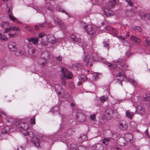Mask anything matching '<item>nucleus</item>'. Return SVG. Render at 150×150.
I'll list each match as a JSON object with an SVG mask.
<instances>
[{
	"label": "nucleus",
	"mask_w": 150,
	"mask_h": 150,
	"mask_svg": "<svg viewBox=\"0 0 150 150\" xmlns=\"http://www.w3.org/2000/svg\"><path fill=\"white\" fill-rule=\"evenodd\" d=\"M146 43L148 45H150V37H148L146 39Z\"/></svg>",
	"instance_id": "45"
},
{
	"label": "nucleus",
	"mask_w": 150,
	"mask_h": 150,
	"mask_svg": "<svg viewBox=\"0 0 150 150\" xmlns=\"http://www.w3.org/2000/svg\"><path fill=\"white\" fill-rule=\"evenodd\" d=\"M61 71L62 84L65 86L66 84L65 80L67 79H71L73 75L71 72L64 67L61 68Z\"/></svg>",
	"instance_id": "3"
},
{
	"label": "nucleus",
	"mask_w": 150,
	"mask_h": 150,
	"mask_svg": "<svg viewBox=\"0 0 150 150\" xmlns=\"http://www.w3.org/2000/svg\"><path fill=\"white\" fill-rule=\"evenodd\" d=\"M92 149L95 150H103V145L100 143H97L93 145Z\"/></svg>",
	"instance_id": "13"
},
{
	"label": "nucleus",
	"mask_w": 150,
	"mask_h": 150,
	"mask_svg": "<svg viewBox=\"0 0 150 150\" xmlns=\"http://www.w3.org/2000/svg\"><path fill=\"white\" fill-rule=\"evenodd\" d=\"M38 62L39 64L42 67H44L47 63L46 60L44 58L39 59Z\"/></svg>",
	"instance_id": "23"
},
{
	"label": "nucleus",
	"mask_w": 150,
	"mask_h": 150,
	"mask_svg": "<svg viewBox=\"0 0 150 150\" xmlns=\"http://www.w3.org/2000/svg\"><path fill=\"white\" fill-rule=\"evenodd\" d=\"M103 44L105 47H106L108 50L109 47L108 43L107 42H104Z\"/></svg>",
	"instance_id": "42"
},
{
	"label": "nucleus",
	"mask_w": 150,
	"mask_h": 150,
	"mask_svg": "<svg viewBox=\"0 0 150 150\" xmlns=\"http://www.w3.org/2000/svg\"><path fill=\"white\" fill-rule=\"evenodd\" d=\"M57 10L59 12L65 13L66 15H67L68 16V17H70V16L68 13L67 12H65V11L62 8H57Z\"/></svg>",
	"instance_id": "32"
},
{
	"label": "nucleus",
	"mask_w": 150,
	"mask_h": 150,
	"mask_svg": "<svg viewBox=\"0 0 150 150\" xmlns=\"http://www.w3.org/2000/svg\"><path fill=\"white\" fill-rule=\"evenodd\" d=\"M130 38L132 41H134L137 43H139L141 41L140 38L133 35L131 36Z\"/></svg>",
	"instance_id": "20"
},
{
	"label": "nucleus",
	"mask_w": 150,
	"mask_h": 150,
	"mask_svg": "<svg viewBox=\"0 0 150 150\" xmlns=\"http://www.w3.org/2000/svg\"><path fill=\"white\" fill-rule=\"evenodd\" d=\"M2 129L1 132L3 134L7 133L10 129L9 127L8 126H4Z\"/></svg>",
	"instance_id": "22"
},
{
	"label": "nucleus",
	"mask_w": 150,
	"mask_h": 150,
	"mask_svg": "<svg viewBox=\"0 0 150 150\" xmlns=\"http://www.w3.org/2000/svg\"><path fill=\"white\" fill-rule=\"evenodd\" d=\"M28 128L27 123L22 122L20 120H16L13 124V128L16 130L21 132L25 136L29 135L30 132L27 131Z\"/></svg>",
	"instance_id": "2"
},
{
	"label": "nucleus",
	"mask_w": 150,
	"mask_h": 150,
	"mask_svg": "<svg viewBox=\"0 0 150 150\" xmlns=\"http://www.w3.org/2000/svg\"><path fill=\"white\" fill-rule=\"evenodd\" d=\"M76 119L79 121L83 122L85 121L86 117L84 114L81 112H78L77 114Z\"/></svg>",
	"instance_id": "8"
},
{
	"label": "nucleus",
	"mask_w": 150,
	"mask_h": 150,
	"mask_svg": "<svg viewBox=\"0 0 150 150\" xmlns=\"http://www.w3.org/2000/svg\"><path fill=\"white\" fill-rule=\"evenodd\" d=\"M27 40L29 42H32L34 44L37 45L39 41V39L38 38L34 37L28 38Z\"/></svg>",
	"instance_id": "15"
},
{
	"label": "nucleus",
	"mask_w": 150,
	"mask_h": 150,
	"mask_svg": "<svg viewBox=\"0 0 150 150\" xmlns=\"http://www.w3.org/2000/svg\"><path fill=\"white\" fill-rule=\"evenodd\" d=\"M123 100H118V101H119L118 103H120L122 102H123Z\"/></svg>",
	"instance_id": "62"
},
{
	"label": "nucleus",
	"mask_w": 150,
	"mask_h": 150,
	"mask_svg": "<svg viewBox=\"0 0 150 150\" xmlns=\"http://www.w3.org/2000/svg\"><path fill=\"white\" fill-rule=\"evenodd\" d=\"M126 54L128 56H130V54L129 53V52H127L126 53Z\"/></svg>",
	"instance_id": "63"
},
{
	"label": "nucleus",
	"mask_w": 150,
	"mask_h": 150,
	"mask_svg": "<svg viewBox=\"0 0 150 150\" xmlns=\"http://www.w3.org/2000/svg\"><path fill=\"white\" fill-rule=\"evenodd\" d=\"M17 150H24V148L22 146H21L18 148Z\"/></svg>",
	"instance_id": "52"
},
{
	"label": "nucleus",
	"mask_w": 150,
	"mask_h": 150,
	"mask_svg": "<svg viewBox=\"0 0 150 150\" xmlns=\"http://www.w3.org/2000/svg\"><path fill=\"white\" fill-rule=\"evenodd\" d=\"M0 36L1 37V40H3L4 41H6L8 40V38L7 37L4 35H2V34H0Z\"/></svg>",
	"instance_id": "39"
},
{
	"label": "nucleus",
	"mask_w": 150,
	"mask_h": 150,
	"mask_svg": "<svg viewBox=\"0 0 150 150\" xmlns=\"http://www.w3.org/2000/svg\"><path fill=\"white\" fill-rule=\"evenodd\" d=\"M39 25L40 26V27L44 28L45 24L44 23H40L39 24Z\"/></svg>",
	"instance_id": "55"
},
{
	"label": "nucleus",
	"mask_w": 150,
	"mask_h": 150,
	"mask_svg": "<svg viewBox=\"0 0 150 150\" xmlns=\"http://www.w3.org/2000/svg\"><path fill=\"white\" fill-rule=\"evenodd\" d=\"M119 2V0H111L110 5L112 6L115 5L117 4Z\"/></svg>",
	"instance_id": "30"
},
{
	"label": "nucleus",
	"mask_w": 150,
	"mask_h": 150,
	"mask_svg": "<svg viewBox=\"0 0 150 150\" xmlns=\"http://www.w3.org/2000/svg\"><path fill=\"white\" fill-rule=\"evenodd\" d=\"M71 105L73 107V106H74L75 105H74V103H71Z\"/></svg>",
	"instance_id": "64"
},
{
	"label": "nucleus",
	"mask_w": 150,
	"mask_h": 150,
	"mask_svg": "<svg viewBox=\"0 0 150 150\" xmlns=\"http://www.w3.org/2000/svg\"><path fill=\"white\" fill-rule=\"evenodd\" d=\"M70 149L71 150H78V147L74 144H71Z\"/></svg>",
	"instance_id": "29"
},
{
	"label": "nucleus",
	"mask_w": 150,
	"mask_h": 150,
	"mask_svg": "<svg viewBox=\"0 0 150 150\" xmlns=\"http://www.w3.org/2000/svg\"><path fill=\"white\" fill-rule=\"evenodd\" d=\"M30 122L32 124H35V118L34 117L31 119L30 120Z\"/></svg>",
	"instance_id": "46"
},
{
	"label": "nucleus",
	"mask_w": 150,
	"mask_h": 150,
	"mask_svg": "<svg viewBox=\"0 0 150 150\" xmlns=\"http://www.w3.org/2000/svg\"><path fill=\"white\" fill-rule=\"evenodd\" d=\"M90 118L91 120H94L95 119V115H92L90 116Z\"/></svg>",
	"instance_id": "50"
},
{
	"label": "nucleus",
	"mask_w": 150,
	"mask_h": 150,
	"mask_svg": "<svg viewBox=\"0 0 150 150\" xmlns=\"http://www.w3.org/2000/svg\"><path fill=\"white\" fill-rule=\"evenodd\" d=\"M109 141L110 140L109 139L107 138H105L104 139L103 141V142L104 144L105 145H107L108 144Z\"/></svg>",
	"instance_id": "36"
},
{
	"label": "nucleus",
	"mask_w": 150,
	"mask_h": 150,
	"mask_svg": "<svg viewBox=\"0 0 150 150\" xmlns=\"http://www.w3.org/2000/svg\"><path fill=\"white\" fill-rule=\"evenodd\" d=\"M1 25V27L4 29L10 26L9 23L6 22L2 23Z\"/></svg>",
	"instance_id": "27"
},
{
	"label": "nucleus",
	"mask_w": 150,
	"mask_h": 150,
	"mask_svg": "<svg viewBox=\"0 0 150 150\" xmlns=\"http://www.w3.org/2000/svg\"><path fill=\"white\" fill-rule=\"evenodd\" d=\"M105 14L107 17L113 16L114 15V13L110 10L107 9H105L104 11Z\"/></svg>",
	"instance_id": "18"
},
{
	"label": "nucleus",
	"mask_w": 150,
	"mask_h": 150,
	"mask_svg": "<svg viewBox=\"0 0 150 150\" xmlns=\"http://www.w3.org/2000/svg\"><path fill=\"white\" fill-rule=\"evenodd\" d=\"M54 88L56 92L58 93L59 95H60L61 93H63L62 87L59 84H55L54 86Z\"/></svg>",
	"instance_id": "14"
},
{
	"label": "nucleus",
	"mask_w": 150,
	"mask_h": 150,
	"mask_svg": "<svg viewBox=\"0 0 150 150\" xmlns=\"http://www.w3.org/2000/svg\"><path fill=\"white\" fill-rule=\"evenodd\" d=\"M118 38L120 40H125L126 38H125V37L123 36L122 37L121 36H119L118 37Z\"/></svg>",
	"instance_id": "49"
},
{
	"label": "nucleus",
	"mask_w": 150,
	"mask_h": 150,
	"mask_svg": "<svg viewBox=\"0 0 150 150\" xmlns=\"http://www.w3.org/2000/svg\"><path fill=\"white\" fill-rule=\"evenodd\" d=\"M8 12L9 17L12 21L17 23H21L20 22L18 21L16 18L12 15V13H11V9H8Z\"/></svg>",
	"instance_id": "11"
},
{
	"label": "nucleus",
	"mask_w": 150,
	"mask_h": 150,
	"mask_svg": "<svg viewBox=\"0 0 150 150\" xmlns=\"http://www.w3.org/2000/svg\"><path fill=\"white\" fill-rule=\"evenodd\" d=\"M84 23L82 22L81 23L80 25L82 27H84L88 34L92 35L95 33L96 29V25H86Z\"/></svg>",
	"instance_id": "4"
},
{
	"label": "nucleus",
	"mask_w": 150,
	"mask_h": 150,
	"mask_svg": "<svg viewBox=\"0 0 150 150\" xmlns=\"http://www.w3.org/2000/svg\"><path fill=\"white\" fill-rule=\"evenodd\" d=\"M127 141L123 138L120 139L119 141V144L120 146H125L126 144Z\"/></svg>",
	"instance_id": "24"
},
{
	"label": "nucleus",
	"mask_w": 150,
	"mask_h": 150,
	"mask_svg": "<svg viewBox=\"0 0 150 150\" xmlns=\"http://www.w3.org/2000/svg\"><path fill=\"white\" fill-rule=\"evenodd\" d=\"M145 133L146 135L148 136V131L147 130H146V131L145 132Z\"/></svg>",
	"instance_id": "61"
},
{
	"label": "nucleus",
	"mask_w": 150,
	"mask_h": 150,
	"mask_svg": "<svg viewBox=\"0 0 150 150\" xmlns=\"http://www.w3.org/2000/svg\"><path fill=\"white\" fill-rule=\"evenodd\" d=\"M127 3L130 6H132V3L131 1L127 0Z\"/></svg>",
	"instance_id": "51"
},
{
	"label": "nucleus",
	"mask_w": 150,
	"mask_h": 150,
	"mask_svg": "<svg viewBox=\"0 0 150 150\" xmlns=\"http://www.w3.org/2000/svg\"><path fill=\"white\" fill-rule=\"evenodd\" d=\"M8 46L11 51H15L17 49V45L14 42H10L8 44Z\"/></svg>",
	"instance_id": "7"
},
{
	"label": "nucleus",
	"mask_w": 150,
	"mask_h": 150,
	"mask_svg": "<svg viewBox=\"0 0 150 150\" xmlns=\"http://www.w3.org/2000/svg\"><path fill=\"white\" fill-rule=\"evenodd\" d=\"M132 28L137 32H140L142 31V29L139 26H133Z\"/></svg>",
	"instance_id": "31"
},
{
	"label": "nucleus",
	"mask_w": 150,
	"mask_h": 150,
	"mask_svg": "<svg viewBox=\"0 0 150 150\" xmlns=\"http://www.w3.org/2000/svg\"><path fill=\"white\" fill-rule=\"evenodd\" d=\"M57 60L58 62H60L62 60V58L60 56L58 57H56Z\"/></svg>",
	"instance_id": "48"
},
{
	"label": "nucleus",
	"mask_w": 150,
	"mask_h": 150,
	"mask_svg": "<svg viewBox=\"0 0 150 150\" xmlns=\"http://www.w3.org/2000/svg\"><path fill=\"white\" fill-rule=\"evenodd\" d=\"M45 34L44 33L41 32L39 34L38 37L40 38H42L43 37L45 36Z\"/></svg>",
	"instance_id": "44"
},
{
	"label": "nucleus",
	"mask_w": 150,
	"mask_h": 150,
	"mask_svg": "<svg viewBox=\"0 0 150 150\" xmlns=\"http://www.w3.org/2000/svg\"><path fill=\"white\" fill-rule=\"evenodd\" d=\"M83 60L86 62V64L88 66L91 67L92 65V62L94 60H96V57H92V59L90 58L89 55L87 54H85L83 57Z\"/></svg>",
	"instance_id": "6"
},
{
	"label": "nucleus",
	"mask_w": 150,
	"mask_h": 150,
	"mask_svg": "<svg viewBox=\"0 0 150 150\" xmlns=\"http://www.w3.org/2000/svg\"><path fill=\"white\" fill-rule=\"evenodd\" d=\"M48 9L49 10H50V11H52L53 10V7L52 6V7H50L49 8H48Z\"/></svg>",
	"instance_id": "56"
},
{
	"label": "nucleus",
	"mask_w": 150,
	"mask_h": 150,
	"mask_svg": "<svg viewBox=\"0 0 150 150\" xmlns=\"http://www.w3.org/2000/svg\"><path fill=\"white\" fill-rule=\"evenodd\" d=\"M6 117V114L3 111H1V114L0 115V117L3 119H5Z\"/></svg>",
	"instance_id": "35"
},
{
	"label": "nucleus",
	"mask_w": 150,
	"mask_h": 150,
	"mask_svg": "<svg viewBox=\"0 0 150 150\" xmlns=\"http://www.w3.org/2000/svg\"><path fill=\"white\" fill-rule=\"evenodd\" d=\"M47 39L48 42L51 43H54L56 42L55 37L52 35H48L47 36Z\"/></svg>",
	"instance_id": "12"
},
{
	"label": "nucleus",
	"mask_w": 150,
	"mask_h": 150,
	"mask_svg": "<svg viewBox=\"0 0 150 150\" xmlns=\"http://www.w3.org/2000/svg\"><path fill=\"white\" fill-rule=\"evenodd\" d=\"M70 37L74 43L76 44H79V46H81L82 47H84L86 45L85 42L80 38H78L74 35H71Z\"/></svg>",
	"instance_id": "5"
},
{
	"label": "nucleus",
	"mask_w": 150,
	"mask_h": 150,
	"mask_svg": "<svg viewBox=\"0 0 150 150\" xmlns=\"http://www.w3.org/2000/svg\"><path fill=\"white\" fill-rule=\"evenodd\" d=\"M130 125L134 127H137L136 124L134 122H131L130 123Z\"/></svg>",
	"instance_id": "47"
},
{
	"label": "nucleus",
	"mask_w": 150,
	"mask_h": 150,
	"mask_svg": "<svg viewBox=\"0 0 150 150\" xmlns=\"http://www.w3.org/2000/svg\"><path fill=\"white\" fill-rule=\"evenodd\" d=\"M81 138L83 139V138L84 140H83V141H84V140H86V136L85 135L81 137Z\"/></svg>",
	"instance_id": "53"
},
{
	"label": "nucleus",
	"mask_w": 150,
	"mask_h": 150,
	"mask_svg": "<svg viewBox=\"0 0 150 150\" xmlns=\"http://www.w3.org/2000/svg\"><path fill=\"white\" fill-rule=\"evenodd\" d=\"M119 127L121 129L125 130L127 129V125L125 123H120Z\"/></svg>",
	"instance_id": "25"
},
{
	"label": "nucleus",
	"mask_w": 150,
	"mask_h": 150,
	"mask_svg": "<svg viewBox=\"0 0 150 150\" xmlns=\"http://www.w3.org/2000/svg\"><path fill=\"white\" fill-rule=\"evenodd\" d=\"M9 28H6L5 29V30H4V33H7L9 32L12 30L11 28V26H10V27H9Z\"/></svg>",
	"instance_id": "40"
},
{
	"label": "nucleus",
	"mask_w": 150,
	"mask_h": 150,
	"mask_svg": "<svg viewBox=\"0 0 150 150\" xmlns=\"http://www.w3.org/2000/svg\"><path fill=\"white\" fill-rule=\"evenodd\" d=\"M78 150H86V148L83 146H80L78 147Z\"/></svg>",
	"instance_id": "41"
},
{
	"label": "nucleus",
	"mask_w": 150,
	"mask_h": 150,
	"mask_svg": "<svg viewBox=\"0 0 150 150\" xmlns=\"http://www.w3.org/2000/svg\"><path fill=\"white\" fill-rule=\"evenodd\" d=\"M125 140L127 142H131L133 139V136L130 134L127 133L125 135Z\"/></svg>",
	"instance_id": "16"
},
{
	"label": "nucleus",
	"mask_w": 150,
	"mask_h": 150,
	"mask_svg": "<svg viewBox=\"0 0 150 150\" xmlns=\"http://www.w3.org/2000/svg\"><path fill=\"white\" fill-rule=\"evenodd\" d=\"M112 113V110L111 108H109L106 110L104 115L106 119L109 120L111 118Z\"/></svg>",
	"instance_id": "10"
},
{
	"label": "nucleus",
	"mask_w": 150,
	"mask_h": 150,
	"mask_svg": "<svg viewBox=\"0 0 150 150\" xmlns=\"http://www.w3.org/2000/svg\"><path fill=\"white\" fill-rule=\"evenodd\" d=\"M32 141L36 147H38L40 146V141L36 137H33Z\"/></svg>",
	"instance_id": "17"
},
{
	"label": "nucleus",
	"mask_w": 150,
	"mask_h": 150,
	"mask_svg": "<svg viewBox=\"0 0 150 150\" xmlns=\"http://www.w3.org/2000/svg\"><path fill=\"white\" fill-rule=\"evenodd\" d=\"M54 23L59 26L60 28L64 29L65 28L64 24L61 21V20L58 18H56L54 19Z\"/></svg>",
	"instance_id": "9"
},
{
	"label": "nucleus",
	"mask_w": 150,
	"mask_h": 150,
	"mask_svg": "<svg viewBox=\"0 0 150 150\" xmlns=\"http://www.w3.org/2000/svg\"><path fill=\"white\" fill-rule=\"evenodd\" d=\"M129 32H128L127 33V34L126 35V38L127 37H128L129 36Z\"/></svg>",
	"instance_id": "59"
},
{
	"label": "nucleus",
	"mask_w": 150,
	"mask_h": 150,
	"mask_svg": "<svg viewBox=\"0 0 150 150\" xmlns=\"http://www.w3.org/2000/svg\"><path fill=\"white\" fill-rule=\"evenodd\" d=\"M58 109V108L57 106H55L53 108V110L55 111H57Z\"/></svg>",
	"instance_id": "57"
},
{
	"label": "nucleus",
	"mask_w": 150,
	"mask_h": 150,
	"mask_svg": "<svg viewBox=\"0 0 150 150\" xmlns=\"http://www.w3.org/2000/svg\"><path fill=\"white\" fill-rule=\"evenodd\" d=\"M81 82V81H80L79 82H77V85L78 86H80V85L81 84V83H82Z\"/></svg>",
	"instance_id": "60"
},
{
	"label": "nucleus",
	"mask_w": 150,
	"mask_h": 150,
	"mask_svg": "<svg viewBox=\"0 0 150 150\" xmlns=\"http://www.w3.org/2000/svg\"><path fill=\"white\" fill-rule=\"evenodd\" d=\"M107 99L108 96H102L100 98V100L102 102H103L107 100Z\"/></svg>",
	"instance_id": "33"
},
{
	"label": "nucleus",
	"mask_w": 150,
	"mask_h": 150,
	"mask_svg": "<svg viewBox=\"0 0 150 150\" xmlns=\"http://www.w3.org/2000/svg\"><path fill=\"white\" fill-rule=\"evenodd\" d=\"M126 114L127 117L131 119L134 115V113L129 110H127L126 112Z\"/></svg>",
	"instance_id": "21"
},
{
	"label": "nucleus",
	"mask_w": 150,
	"mask_h": 150,
	"mask_svg": "<svg viewBox=\"0 0 150 150\" xmlns=\"http://www.w3.org/2000/svg\"><path fill=\"white\" fill-rule=\"evenodd\" d=\"M12 30H17V31H20V29L18 27H11Z\"/></svg>",
	"instance_id": "43"
},
{
	"label": "nucleus",
	"mask_w": 150,
	"mask_h": 150,
	"mask_svg": "<svg viewBox=\"0 0 150 150\" xmlns=\"http://www.w3.org/2000/svg\"><path fill=\"white\" fill-rule=\"evenodd\" d=\"M98 60L103 63L106 64L111 70H115L117 72L116 76L117 80L124 81H128L133 86H135L137 85V83L134 79L131 78H127L124 74L123 71L128 70V66L127 65L125 66V62L122 59L119 58L115 60L113 64L106 62V60L104 59L101 57H99Z\"/></svg>",
	"instance_id": "1"
},
{
	"label": "nucleus",
	"mask_w": 150,
	"mask_h": 150,
	"mask_svg": "<svg viewBox=\"0 0 150 150\" xmlns=\"http://www.w3.org/2000/svg\"><path fill=\"white\" fill-rule=\"evenodd\" d=\"M136 110L137 112L140 114H143L144 112V108L140 106H139L136 108Z\"/></svg>",
	"instance_id": "19"
},
{
	"label": "nucleus",
	"mask_w": 150,
	"mask_h": 150,
	"mask_svg": "<svg viewBox=\"0 0 150 150\" xmlns=\"http://www.w3.org/2000/svg\"><path fill=\"white\" fill-rule=\"evenodd\" d=\"M8 35L10 37H13L15 35V34H9Z\"/></svg>",
	"instance_id": "54"
},
{
	"label": "nucleus",
	"mask_w": 150,
	"mask_h": 150,
	"mask_svg": "<svg viewBox=\"0 0 150 150\" xmlns=\"http://www.w3.org/2000/svg\"><path fill=\"white\" fill-rule=\"evenodd\" d=\"M73 67L74 69L78 70L79 69L81 68L82 67V65L81 64L77 63L73 64Z\"/></svg>",
	"instance_id": "26"
},
{
	"label": "nucleus",
	"mask_w": 150,
	"mask_h": 150,
	"mask_svg": "<svg viewBox=\"0 0 150 150\" xmlns=\"http://www.w3.org/2000/svg\"><path fill=\"white\" fill-rule=\"evenodd\" d=\"M35 28L36 29L38 30L39 28L38 25H36L35 26Z\"/></svg>",
	"instance_id": "58"
},
{
	"label": "nucleus",
	"mask_w": 150,
	"mask_h": 150,
	"mask_svg": "<svg viewBox=\"0 0 150 150\" xmlns=\"http://www.w3.org/2000/svg\"><path fill=\"white\" fill-rule=\"evenodd\" d=\"M23 52L21 50H19L16 52V54L17 55L20 56L23 54Z\"/></svg>",
	"instance_id": "38"
},
{
	"label": "nucleus",
	"mask_w": 150,
	"mask_h": 150,
	"mask_svg": "<svg viewBox=\"0 0 150 150\" xmlns=\"http://www.w3.org/2000/svg\"><path fill=\"white\" fill-rule=\"evenodd\" d=\"M78 79L79 81L83 82L87 80L86 76L83 75H82L81 76L78 77Z\"/></svg>",
	"instance_id": "28"
},
{
	"label": "nucleus",
	"mask_w": 150,
	"mask_h": 150,
	"mask_svg": "<svg viewBox=\"0 0 150 150\" xmlns=\"http://www.w3.org/2000/svg\"><path fill=\"white\" fill-rule=\"evenodd\" d=\"M69 86L71 89H74L75 87L74 83L72 82H70L69 83Z\"/></svg>",
	"instance_id": "37"
},
{
	"label": "nucleus",
	"mask_w": 150,
	"mask_h": 150,
	"mask_svg": "<svg viewBox=\"0 0 150 150\" xmlns=\"http://www.w3.org/2000/svg\"><path fill=\"white\" fill-rule=\"evenodd\" d=\"M98 78V74L94 73L92 76V79L93 80H96Z\"/></svg>",
	"instance_id": "34"
}]
</instances>
